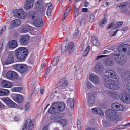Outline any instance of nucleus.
Wrapping results in <instances>:
<instances>
[{"instance_id": "f257e3e1", "label": "nucleus", "mask_w": 130, "mask_h": 130, "mask_svg": "<svg viewBox=\"0 0 130 130\" xmlns=\"http://www.w3.org/2000/svg\"><path fill=\"white\" fill-rule=\"evenodd\" d=\"M104 84L107 88L112 90L119 89L120 85L118 81H115L113 79L117 78L116 73L113 71L109 70L104 73Z\"/></svg>"}, {"instance_id": "f03ea898", "label": "nucleus", "mask_w": 130, "mask_h": 130, "mask_svg": "<svg viewBox=\"0 0 130 130\" xmlns=\"http://www.w3.org/2000/svg\"><path fill=\"white\" fill-rule=\"evenodd\" d=\"M28 53V50L24 47H20L15 51L16 57L19 60H24Z\"/></svg>"}, {"instance_id": "7ed1b4c3", "label": "nucleus", "mask_w": 130, "mask_h": 130, "mask_svg": "<svg viewBox=\"0 0 130 130\" xmlns=\"http://www.w3.org/2000/svg\"><path fill=\"white\" fill-rule=\"evenodd\" d=\"M105 114L108 120L115 123L117 122L118 115L115 111L111 109H108L106 111Z\"/></svg>"}, {"instance_id": "20e7f679", "label": "nucleus", "mask_w": 130, "mask_h": 130, "mask_svg": "<svg viewBox=\"0 0 130 130\" xmlns=\"http://www.w3.org/2000/svg\"><path fill=\"white\" fill-rule=\"evenodd\" d=\"M112 58H115L116 62L120 65H123L126 61V57L121 55L113 53L111 54Z\"/></svg>"}, {"instance_id": "39448f33", "label": "nucleus", "mask_w": 130, "mask_h": 130, "mask_svg": "<svg viewBox=\"0 0 130 130\" xmlns=\"http://www.w3.org/2000/svg\"><path fill=\"white\" fill-rule=\"evenodd\" d=\"M118 72L120 74L122 79L125 81L129 80L130 78V72L128 71H125L122 68L118 69Z\"/></svg>"}, {"instance_id": "423d86ee", "label": "nucleus", "mask_w": 130, "mask_h": 130, "mask_svg": "<svg viewBox=\"0 0 130 130\" xmlns=\"http://www.w3.org/2000/svg\"><path fill=\"white\" fill-rule=\"evenodd\" d=\"M13 14L15 17L22 19H24L26 17L25 12L22 9L16 10L13 11Z\"/></svg>"}, {"instance_id": "0eeeda50", "label": "nucleus", "mask_w": 130, "mask_h": 130, "mask_svg": "<svg viewBox=\"0 0 130 130\" xmlns=\"http://www.w3.org/2000/svg\"><path fill=\"white\" fill-rule=\"evenodd\" d=\"M119 51L120 52H124L127 54H130V45L126 44L121 45L118 48Z\"/></svg>"}, {"instance_id": "6e6552de", "label": "nucleus", "mask_w": 130, "mask_h": 130, "mask_svg": "<svg viewBox=\"0 0 130 130\" xmlns=\"http://www.w3.org/2000/svg\"><path fill=\"white\" fill-rule=\"evenodd\" d=\"M33 126L32 120L30 119H28L25 121L24 125L23 126L22 130H26V128L29 130H31Z\"/></svg>"}, {"instance_id": "1a4fd4ad", "label": "nucleus", "mask_w": 130, "mask_h": 130, "mask_svg": "<svg viewBox=\"0 0 130 130\" xmlns=\"http://www.w3.org/2000/svg\"><path fill=\"white\" fill-rule=\"evenodd\" d=\"M29 40V36L28 35L22 36L19 40L20 44L22 45H26L28 43Z\"/></svg>"}, {"instance_id": "9d476101", "label": "nucleus", "mask_w": 130, "mask_h": 130, "mask_svg": "<svg viewBox=\"0 0 130 130\" xmlns=\"http://www.w3.org/2000/svg\"><path fill=\"white\" fill-rule=\"evenodd\" d=\"M6 77L8 79L11 80H14L17 78L18 74L16 72L10 71L6 73Z\"/></svg>"}, {"instance_id": "9b49d317", "label": "nucleus", "mask_w": 130, "mask_h": 130, "mask_svg": "<svg viewBox=\"0 0 130 130\" xmlns=\"http://www.w3.org/2000/svg\"><path fill=\"white\" fill-rule=\"evenodd\" d=\"M120 100L125 103H130V95L127 93L121 94L120 96Z\"/></svg>"}, {"instance_id": "f8f14e48", "label": "nucleus", "mask_w": 130, "mask_h": 130, "mask_svg": "<svg viewBox=\"0 0 130 130\" xmlns=\"http://www.w3.org/2000/svg\"><path fill=\"white\" fill-rule=\"evenodd\" d=\"M33 24L37 27H40L44 25L42 20L40 18L39 16L33 20Z\"/></svg>"}, {"instance_id": "ddd939ff", "label": "nucleus", "mask_w": 130, "mask_h": 130, "mask_svg": "<svg viewBox=\"0 0 130 130\" xmlns=\"http://www.w3.org/2000/svg\"><path fill=\"white\" fill-rule=\"evenodd\" d=\"M54 106L56 108L57 112H59L62 111L65 108V105L63 103L57 102L54 103Z\"/></svg>"}, {"instance_id": "4468645a", "label": "nucleus", "mask_w": 130, "mask_h": 130, "mask_svg": "<svg viewBox=\"0 0 130 130\" xmlns=\"http://www.w3.org/2000/svg\"><path fill=\"white\" fill-rule=\"evenodd\" d=\"M88 104L90 106H92L94 104L95 101V98L94 94L90 93H88Z\"/></svg>"}, {"instance_id": "2eb2a0df", "label": "nucleus", "mask_w": 130, "mask_h": 130, "mask_svg": "<svg viewBox=\"0 0 130 130\" xmlns=\"http://www.w3.org/2000/svg\"><path fill=\"white\" fill-rule=\"evenodd\" d=\"M111 106L114 110L117 111H122L124 109V107L122 105L116 102L112 104Z\"/></svg>"}, {"instance_id": "dca6fc26", "label": "nucleus", "mask_w": 130, "mask_h": 130, "mask_svg": "<svg viewBox=\"0 0 130 130\" xmlns=\"http://www.w3.org/2000/svg\"><path fill=\"white\" fill-rule=\"evenodd\" d=\"M15 67L21 73H24L27 70V68L24 64H18L15 66Z\"/></svg>"}, {"instance_id": "f3484780", "label": "nucleus", "mask_w": 130, "mask_h": 130, "mask_svg": "<svg viewBox=\"0 0 130 130\" xmlns=\"http://www.w3.org/2000/svg\"><path fill=\"white\" fill-rule=\"evenodd\" d=\"M3 100L11 108H14L16 106V103L13 102L12 101L8 98H4L3 99Z\"/></svg>"}, {"instance_id": "a211bd4d", "label": "nucleus", "mask_w": 130, "mask_h": 130, "mask_svg": "<svg viewBox=\"0 0 130 130\" xmlns=\"http://www.w3.org/2000/svg\"><path fill=\"white\" fill-rule=\"evenodd\" d=\"M13 99L15 102L18 103H21L22 102L23 98L21 95L14 94L12 95Z\"/></svg>"}, {"instance_id": "6ab92c4d", "label": "nucleus", "mask_w": 130, "mask_h": 130, "mask_svg": "<svg viewBox=\"0 0 130 130\" xmlns=\"http://www.w3.org/2000/svg\"><path fill=\"white\" fill-rule=\"evenodd\" d=\"M103 62L106 66L111 67L114 64L113 61L108 57L103 59Z\"/></svg>"}, {"instance_id": "aec40b11", "label": "nucleus", "mask_w": 130, "mask_h": 130, "mask_svg": "<svg viewBox=\"0 0 130 130\" xmlns=\"http://www.w3.org/2000/svg\"><path fill=\"white\" fill-rule=\"evenodd\" d=\"M104 69V67L101 63L99 62L95 65L94 68V70L98 73L101 72Z\"/></svg>"}, {"instance_id": "412c9836", "label": "nucleus", "mask_w": 130, "mask_h": 130, "mask_svg": "<svg viewBox=\"0 0 130 130\" xmlns=\"http://www.w3.org/2000/svg\"><path fill=\"white\" fill-rule=\"evenodd\" d=\"M14 61V55L11 52L8 55V58L5 62L6 64H8L13 63Z\"/></svg>"}, {"instance_id": "4be33fe9", "label": "nucleus", "mask_w": 130, "mask_h": 130, "mask_svg": "<svg viewBox=\"0 0 130 130\" xmlns=\"http://www.w3.org/2000/svg\"><path fill=\"white\" fill-rule=\"evenodd\" d=\"M89 78L90 80L94 84H98L99 82V79L96 75L91 74L90 75Z\"/></svg>"}, {"instance_id": "5701e85b", "label": "nucleus", "mask_w": 130, "mask_h": 130, "mask_svg": "<svg viewBox=\"0 0 130 130\" xmlns=\"http://www.w3.org/2000/svg\"><path fill=\"white\" fill-rule=\"evenodd\" d=\"M40 1H38L36 4L35 8L38 12L41 13H42L45 11V9L44 7L41 6L39 4V2Z\"/></svg>"}, {"instance_id": "b1692460", "label": "nucleus", "mask_w": 130, "mask_h": 130, "mask_svg": "<svg viewBox=\"0 0 130 130\" xmlns=\"http://www.w3.org/2000/svg\"><path fill=\"white\" fill-rule=\"evenodd\" d=\"M28 15L29 18L32 19L33 20L39 16L37 12L32 10L29 11L28 13Z\"/></svg>"}, {"instance_id": "393cba45", "label": "nucleus", "mask_w": 130, "mask_h": 130, "mask_svg": "<svg viewBox=\"0 0 130 130\" xmlns=\"http://www.w3.org/2000/svg\"><path fill=\"white\" fill-rule=\"evenodd\" d=\"M21 21L19 19H15L12 20L10 24V28H12L14 27L18 26L21 23Z\"/></svg>"}, {"instance_id": "a878e982", "label": "nucleus", "mask_w": 130, "mask_h": 130, "mask_svg": "<svg viewBox=\"0 0 130 130\" xmlns=\"http://www.w3.org/2000/svg\"><path fill=\"white\" fill-rule=\"evenodd\" d=\"M33 0H26L25 8L27 9H30L33 5Z\"/></svg>"}, {"instance_id": "bb28decb", "label": "nucleus", "mask_w": 130, "mask_h": 130, "mask_svg": "<svg viewBox=\"0 0 130 130\" xmlns=\"http://www.w3.org/2000/svg\"><path fill=\"white\" fill-rule=\"evenodd\" d=\"M93 112L98 114L101 116L104 115V113L99 108H94L91 109Z\"/></svg>"}, {"instance_id": "cd10ccee", "label": "nucleus", "mask_w": 130, "mask_h": 130, "mask_svg": "<svg viewBox=\"0 0 130 130\" xmlns=\"http://www.w3.org/2000/svg\"><path fill=\"white\" fill-rule=\"evenodd\" d=\"M33 27L27 25L23 26L22 29V31L23 32H26L29 31H32L33 30Z\"/></svg>"}, {"instance_id": "c85d7f7f", "label": "nucleus", "mask_w": 130, "mask_h": 130, "mask_svg": "<svg viewBox=\"0 0 130 130\" xmlns=\"http://www.w3.org/2000/svg\"><path fill=\"white\" fill-rule=\"evenodd\" d=\"M2 85L4 87L8 88H10L11 87L12 85V83L9 82H7L5 80H4L2 82Z\"/></svg>"}, {"instance_id": "c756f323", "label": "nucleus", "mask_w": 130, "mask_h": 130, "mask_svg": "<svg viewBox=\"0 0 130 130\" xmlns=\"http://www.w3.org/2000/svg\"><path fill=\"white\" fill-rule=\"evenodd\" d=\"M17 45V42L15 40H12L10 41L9 43V47L12 48H15Z\"/></svg>"}, {"instance_id": "7c9ffc66", "label": "nucleus", "mask_w": 130, "mask_h": 130, "mask_svg": "<svg viewBox=\"0 0 130 130\" xmlns=\"http://www.w3.org/2000/svg\"><path fill=\"white\" fill-rule=\"evenodd\" d=\"M54 105H55L54 103L52 105L50 108L48 109V112L54 114L57 112L56 109L55 108V107L54 106Z\"/></svg>"}, {"instance_id": "2f4dec72", "label": "nucleus", "mask_w": 130, "mask_h": 130, "mask_svg": "<svg viewBox=\"0 0 130 130\" xmlns=\"http://www.w3.org/2000/svg\"><path fill=\"white\" fill-rule=\"evenodd\" d=\"M9 93V91L3 89H0V96L7 95Z\"/></svg>"}, {"instance_id": "473e14b6", "label": "nucleus", "mask_w": 130, "mask_h": 130, "mask_svg": "<svg viewBox=\"0 0 130 130\" xmlns=\"http://www.w3.org/2000/svg\"><path fill=\"white\" fill-rule=\"evenodd\" d=\"M74 43L72 42H71L70 43L69 46L68 47V51L69 54H71L74 50Z\"/></svg>"}, {"instance_id": "72a5a7b5", "label": "nucleus", "mask_w": 130, "mask_h": 130, "mask_svg": "<svg viewBox=\"0 0 130 130\" xmlns=\"http://www.w3.org/2000/svg\"><path fill=\"white\" fill-rule=\"evenodd\" d=\"M74 102L75 100L74 98L72 99L70 98L68 99L67 103L69 104L70 107L72 109H74Z\"/></svg>"}, {"instance_id": "f704fd0d", "label": "nucleus", "mask_w": 130, "mask_h": 130, "mask_svg": "<svg viewBox=\"0 0 130 130\" xmlns=\"http://www.w3.org/2000/svg\"><path fill=\"white\" fill-rule=\"evenodd\" d=\"M92 42L93 44L95 46H98L99 44L98 38L96 37H94V38H92Z\"/></svg>"}, {"instance_id": "c9c22d12", "label": "nucleus", "mask_w": 130, "mask_h": 130, "mask_svg": "<svg viewBox=\"0 0 130 130\" xmlns=\"http://www.w3.org/2000/svg\"><path fill=\"white\" fill-rule=\"evenodd\" d=\"M61 83L60 86L61 87H65L67 86L68 85V83L67 81L65 79H63L61 80L60 82Z\"/></svg>"}, {"instance_id": "e433bc0d", "label": "nucleus", "mask_w": 130, "mask_h": 130, "mask_svg": "<svg viewBox=\"0 0 130 130\" xmlns=\"http://www.w3.org/2000/svg\"><path fill=\"white\" fill-rule=\"evenodd\" d=\"M57 121V122L61 123L63 126L66 125L67 123V120L65 119H62L58 121Z\"/></svg>"}, {"instance_id": "4c0bfd02", "label": "nucleus", "mask_w": 130, "mask_h": 130, "mask_svg": "<svg viewBox=\"0 0 130 130\" xmlns=\"http://www.w3.org/2000/svg\"><path fill=\"white\" fill-rule=\"evenodd\" d=\"M60 119V117H59L57 114H54L52 115L51 117V119L53 120L56 121L55 122H57L56 120H59Z\"/></svg>"}, {"instance_id": "58836bf2", "label": "nucleus", "mask_w": 130, "mask_h": 130, "mask_svg": "<svg viewBox=\"0 0 130 130\" xmlns=\"http://www.w3.org/2000/svg\"><path fill=\"white\" fill-rule=\"evenodd\" d=\"M107 22V20L105 18H104L100 22V25L101 27L104 26Z\"/></svg>"}, {"instance_id": "ea45409f", "label": "nucleus", "mask_w": 130, "mask_h": 130, "mask_svg": "<svg viewBox=\"0 0 130 130\" xmlns=\"http://www.w3.org/2000/svg\"><path fill=\"white\" fill-rule=\"evenodd\" d=\"M67 45H66L64 43L61 45V52L62 53L65 52L67 50Z\"/></svg>"}, {"instance_id": "a19ab883", "label": "nucleus", "mask_w": 130, "mask_h": 130, "mask_svg": "<svg viewBox=\"0 0 130 130\" xmlns=\"http://www.w3.org/2000/svg\"><path fill=\"white\" fill-rule=\"evenodd\" d=\"M59 56H58L56 57L52 62V64L54 66H56L57 64L58 61L59 60Z\"/></svg>"}, {"instance_id": "79ce46f5", "label": "nucleus", "mask_w": 130, "mask_h": 130, "mask_svg": "<svg viewBox=\"0 0 130 130\" xmlns=\"http://www.w3.org/2000/svg\"><path fill=\"white\" fill-rule=\"evenodd\" d=\"M90 49V47L89 46H88L86 48V49L84 52V54H83V56H86L88 54L89 52Z\"/></svg>"}, {"instance_id": "37998d69", "label": "nucleus", "mask_w": 130, "mask_h": 130, "mask_svg": "<svg viewBox=\"0 0 130 130\" xmlns=\"http://www.w3.org/2000/svg\"><path fill=\"white\" fill-rule=\"evenodd\" d=\"M123 24L122 22H120L116 24L115 25V27L116 28L120 27Z\"/></svg>"}, {"instance_id": "c03bdc74", "label": "nucleus", "mask_w": 130, "mask_h": 130, "mask_svg": "<svg viewBox=\"0 0 130 130\" xmlns=\"http://www.w3.org/2000/svg\"><path fill=\"white\" fill-rule=\"evenodd\" d=\"M22 88L20 87H14L12 89L13 91V92H19L21 91Z\"/></svg>"}, {"instance_id": "a18cd8bd", "label": "nucleus", "mask_w": 130, "mask_h": 130, "mask_svg": "<svg viewBox=\"0 0 130 130\" xmlns=\"http://www.w3.org/2000/svg\"><path fill=\"white\" fill-rule=\"evenodd\" d=\"M109 95L113 98L115 97L116 96V94L114 91H110L109 93Z\"/></svg>"}, {"instance_id": "49530a36", "label": "nucleus", "mask_w": 130, "mask_h": 130, "mask_svg": "<svg viewBox=\"0 0 130 130\" xmlns=\"http://www.w3.org/2000/svg\"><path fill=\"white\" fill-rule=\"evenodd\" d=\"M128 3L127 2H125L123 3L120 4V5L118 6V7H121V8L125 7L126 6H127Z\"/></svg>"}, {"instance_id": "de8ad7c7", "label": "nucleus", "mask_w": 130, "mask_h": 130, "mask_svg": "<svg viewBox=\"0 0 130 130\" xmlns=\"http://www.w3.org/2000/svg\"><path fill=\"white\" fill-rule=\"evenodd\" d=\"M30 104L29 102L27 103L25 105V110L27 111L29 110Z\"/></svg>"}, {"instance_id": "09e8293b", "label": "nucleus", "mask_w": 130, "mask_h": 130, "mask_svg": "<svg viewBox=\"0 0 130 130\" xmlns=\"http://www.w3.org/2000/svg\"><path fill=\"white\" fill-rule=\"evenodd\" d=\"M107 56V55H101L97 56V58L96 59V60H99V61L101 60V59Z\"/></svg>"}, {"instance_id": "8fccbe9b", "label": "nucleus", "mask_w": 130, "mask_h": 130, "mask_svg": "<svg viewBox=\"0 0 130 130\" xmlns=\"http://www.w3.org/2000/svg\"><path fill=\"white\" fill-rule=\"evenodd\" d=\"M86 85L87 87L89 89L91 88L92 86V85L91 83L89 81L87 82Z\"/></svg>"}, {"instance_id": "3c124183", "label": "nucleus", "mask_w": 130, "mask_h": 130, "mask_svg": "<svg viewBox=\"0 0 130 130\" xmlns=\"http://www.w3.org/2000/svg\"><path fill=\"white\" fill-rule=\"evenodd\" d=\"M95 19V16L93 14H91L90 16V20L89 21L92 22Z\"/></svg>"}, {"instance_id": "603ef678", "label": "nucleus", "mask_w": 130, "mask_h": 130, "mask_svg": "<svg viewBox=\"0 0 130 130\" xmlns=\"http://www.w3.org/2000/svg\"><path fill=\"white\" fill-rule=\"evenodd\" d=\"M79 31H78V28L77 27L76 28L75 30L73 35V36L74 37H75L77 36V35L78 34Z\"/></svg>"}, {"instance_id": "864d4df0", "label": "nucleus", "mask_w": 130, "mask_h": 130, "mask_svg": "<svg viewBox=\"0 0 130 130\" xmlns=\"http://www.w3.org/2000/svg\"><path fill=\"white\" fill-rule=\"evenodd\" d=\"M103 125L105 126L106 127L109 125L110 124L108 122L105 120H103Z\"/></svg>"}, {"instance_id": "5fc2aeb1", "label": "nucleus", "mask_w": 130, "mask_h": 130, "mask_svg": "<svg viewBox=\"0 0 130 130\" xmlns=\"http://www.w3.org/2000/svg\"><path fill=\"white\" fill-rule=\"evenodd\" d=\"M77 127L78 129H80L81 127V124L79 120L77 121Z\"/></svg>"}, {"instance_id": "6e6d98bb", "label": "nucleus", "mask_w": 130, "mask_h": 130, "mask_svg": "<svg viewBox=\"0 0 130 130\" xmlns=\"http://www.w3.org/2000/svg\"><path fill=\"white\" fill-rule=\"evenodd\" d=\"M6 28V26H4L2 27V28L1 29V30H0V35L2 34V32Z\"/></svg>"}, {"instance_id": "4d7b16f0", "label": "nucleus", "mask_w": 130, "mask_h": 130, "mask_svg": "<svg viewBox=\"0 0 130 130\" xmlns=\"http://www.w3.org/2000/svg\"><path fill=\"white\" fill-rule=\"evenodd\" d=\"M89 4L86 0H84V6L85 7H87L89 5Z\"/></svg>"}, {"instance_id": "13d9d810", "label": "nucleus", "mask_w": 130, "mask_h": 130, "mask_svg": "<svg viewBox=\"0 0 130 130\" xmlns=\"http://www.w3.org/2000/svg\"><path fill=\"white\" fill-rule=\"evenodd\" d=\"M114 25V24L112 23L110 24H109L108 25V26L107 27V29L110 28Z\"/></svg>"}, {"instance_id": "bf43d9fd", "label": "nucleus", "mask_w": 130, "mask_h": 130, "mask_svg": "<svg viewBox=\"0 0 130 130\" xmlns=\"http://www.w3.org/2000/svg\"><path fill=\"white\" fill-rule=\"evenodd\" d=\"M32 31L33 32V33L35 35L37 34L38 33V31L37 30H35L34 29V28L33 27V30L32 31Z\"/></svg>"}, {"instance_id": "052dcab7", "label": "nucleus", "mask_w": 130, "mask_h": 130, "mask_svg": "<svg viewBox=\"0 0 130 130\" xmlns=\"http://www.w3.org/2000/svg\"><path fill=\"white\" fill-rule=\"evenodd\" d=\"M51 71V68L50 67H48L47 68V69L46 70V72L45 74H47V73H49Z\"/></svg>"}, {"instance_id": "680f3d73", "label": "nucleus", "mask_w": 130, "mask_h": 130, "mask_svg": "<svg viewBox=\"0 0 130 130\" xmlns=\"http://www.w3.org/2000/svg\"><path fill=\"white\" fill-rule=\"evenodd\" d=\"M74 14L75 15V18L76 17L78 16L79 14V11H74Z\"/></svg>"}, {"instance_id": "e2e57ef3", "label": "nucleus", "mask_w": 130, "mask_h": 130, "mask_svg": "<svg viewBox=\"0 0 130 130\" xmlns=\"http://www.w3.org/2000/svg\"><path fill=\"white\" fill-rule=\"evenodd\" d=\"M127 87L128 90L130 92V83L127 84Z\"/></svg>"}, {"instance_id": "0e129e2a", "label": "nucleus", "mask_w": 130, "mask_h": 130, "mask_svg": "<svg viewBox=\"0 0 130 130\" xmlns=\"http://www.w3.org/2000/svg\"><path fill=\"white\" fill-rule=\"evenodd\" d=\"M82 11L83 12H88V9L87 8H83Z\"/></svg>"}, {"instance_id": "69168bd1", "label": "nucleus", "mask_w": 130, "mask_h": 130, "mask_svg": "<svg viewBox=\"0 0 130 130\" xmlns=\"http://www.w3.org/2000/svg\"><path fill=\"white\" fill-rule=\"evenodd\" d=\"M19 35V34L18 32H15L14 34V36L15 37H17Z\"/></svg>"}, {"instance_id": "338daca9", "label": "nucleus", "mask_w": 130, "mask_h": 130, "mask_svg": "<svg viewBox=\"0 0 130 130\" xmlns=\"http://www.w3.org/2000/svg\"><path fill=\"white\" fill-rule=\"evenodd\" d=\"M85 24V20H83L81 21L80 23V25H82L83 24Z\"/></svg>"}, {"instance_id": "774afa93", "label": "nucleus", "mask_w": 130, "mask_h": 130, "mask_svg": "<svg viewBox=\"0 0 130 130\" xmlns=\"http://www.w3.org/2000/svg\"><path fill=\"white\" fill-rule=\"evenodd\" d=\"M48 125H45L43 127L42 130H47Z\"/></svg>"}]
</instances>
